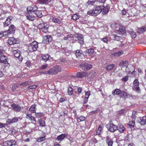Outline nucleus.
I'll return each mask as SVG.
<instances>
[{
  "label": "nucleus",
  "instance_id": "46",
  "mask_svg": "<svg viewBox=\"0 0 146 146\" xmlns=\"http://www.w3.org/2000/svg\"><path fill=\"white\" fill-rule=\"evenodd\" d=\"M135 123V121L132 120L131 121H130L128 123V125L131 127H134Z\"/></svg>",
  "mask_w": 146,
  "mask_h": 146
},
{
  "label": "nucleus",
  "instance_id": "23",
  "mask_svg": "<svg viewBox=\"0 0 146 146\" xmlns=\"http://www.w3.org/2000/svg\"><path fill=\"white\" fill-rule=\"evenodd\" d=\"M12 19V17H8L4 23V26L5 27L7 26L10 23L11 20Z\"/></svg>",
  "mask_w": 146,
  "mask_h": 146
},
{
  "label": "nucleus",
  "instance_id": "45",
  "mask_svg": "<svg viewBox=\"0 0 146 146\" xmlns=\"http://www.w3.org/2000/svg\"><path fill=\"white\" fill-rule=\"evenodd\" d=\"M81 36V34H78L74 36L73 37V39L75 40H78L79 39L80 37Z\"/></svg>",
  "mask_w": 146,
  "mask_h": 146
},
{
  "label": "nucleus",
  "instance_id": "63",
  "mask_svg": "<svg viewBox=\"0 0 146 146\" xmlns=\"http://www.w3.org/2000/svg\"><path fill=\"white\" fill-rule=\"evenodd\" d=\"M121 13L122 15H125L126 13V10L125 9H124L121 11Z\"/></svg>",
  "mask_w": 146,
  "mask_h": 146
},
{
  "label": "nucleus",
  "instance_id": "27",
  "mask_svg": "<svg viewBox=\"0 0 146 146\" xmlns=\"http://www.w3.org/2000/svg\"><path fill=\"white\" fill-rule=\"evenodd\" d=\"M36 105L35 104L32 105L31 107L29 108V110L32 113H35L36 111Z\"/></svg>",
  "mask_w": 146,
  "mask_h": 146
},
{
  "label": "nucleus",
  "instance_id": "60",
  "mask_svg": "<svg viewBox=\"0 0 146 146\" xmlns=\"http://www.w3.org/2000/svg\"><path fill=\"white\" fill-rule=\"evenodd\" d=\"M128 76H125L124 78H122V80L123 81L126 82L128 80Z\"/></svg>",
  "mask_w": 146,
  "mask_h": 146
},
{
  "label": "nucleus",
  "instance_id": "4",
  "mask_svg": "<svg viewBox=\"0 0 146 146\" xmlns=\"http://www.w3.org/2000/svg\"><path fill=\"white\" fill-rule=\"evenodd\" d=\"M38 46L37 42L34 41L29 45L28 47V49L30 52H33L36 50Z\"/></svg>",
  "mask_w": 146,
  "mask_h": 146
},
{
  "label": "nucleus",
  "instance_id": "15",
  "mask_svg": "<svg viewBox=\"0 0 146 146\" xmlns=\"http://www.w3.org/2000/svg\"><path fill=\"white\" fill-rule=\"evenodd\" d=\"M101 8H102L101 12L103 14H106L108 13L109 10V8L108 6H104L102 5Z\"/></svg>",
  "mask_w": 146,
  "mask_h": 146
},
{
  "label": "nucleus",
  "instance_id": "13",
  "mask_svg": "<svg viewBox=\"0 0 146 146\" xmlns=\"http://www.w3.org/2000/svg\"><path fill=\"white\" fill-rule=\"evenodd\" d=\"M136 121H138L141 125H145L146 123V116H144L141 117H137Z\"/></svg>",
  "mask_w": 146,
  "mask_h": 146
},
{
  "label": "nucleus",
  "instance_id": "1",
  "mask_svg": "<svg viewBox=\"0 0 146 146\" xmlns=\"http://www.w3.org/2000/svg\"><path fill=\"white\" fill-rule=\"evenodd\" d=\"M96 7L90 10L87 12V14L92 16H96L100 13L102 11V5H96Z\"/></svg>",
  "mask_w": 146,
  "mask_h": 146
},
{
  "label": "nucleus",
  "instance_id": "56",
  "mask_svg": "<svg viewBox=\"0 0 146 146\" xmlns=\"http://www.w3.org/2000/svg\"><path fill=\"white\" fill-rule=\"evenodd\" d=\"M30 81H26L25 82H24L23 83H21L20 84L21 86H25L27 85H29V84H30Z\"/></svg>",
  "mask_w": 146,
  "mask_h": 146
},
{
  "label": "nucleus",
  "instance_id": "52",
  "mask_svg": "<svg viewBox=\"0 0 146 146\" xmlns=\"http://www.w3.org/2000/svg\"><path fill=\"white\" fill-rule=\"evenodd\" d=\"M79 43L81 44H84L83 38L82 35L81 34V36L80 37L79 39L78 40Z\"/></svg>",
  "mask_w": 146,
  "mask_h": 146
},
{
  "label": "nucleus",
  "instance_id": "6",
  "mask_svg": "<svg viewBox=\"0 0 146 146\" xmlns=\"http://www.w3.org/2000/svg\"><path fill=\"white\" fill-rule=\"evenodd\" d=\"M107 127L108 130L111 132H114L118 129L117 126L114 124L110 123H108L107 125Z\"/></svg>",
  "mask_w": 146,
  "mask_h": 146
},
{
  "label": "nucleus",
  "instance_id": "61",
  "mask_svg": "<svg viewBox=\"0 0 146 146\" xmlns=\"http://www.w3.org/2000/svg\"><path fill=\"white\" fill-rule=\"evenodd\" d=\"M48 66V65L47 64H45L43 65L42 67L40 68L41 70L45 69Z\"/></svg>",
  "mask_w": 146,
  "mask_h": 146
},
{
  "label": "nucleus",
  "instance_id": "14",
  "mask_svg": "<svg viewBox=\"0 0 146 146\" xmlns=\"http://www.w3.org/2000/svg\"><path fill=\"white\" fill-rule=\"evenodd\" d=\"M134 86L133 87V90H135L137 92H139L140 89L139 87V83L137 79H135L133 82Z\"/></svg>",
  "mask_w": 146,
  "mask_h": 146
},
{
  "label": "nucleus",
  "instance_id": "54",
  "mask_svg": "<svg viewBox=\"0 0 146 146\" xmlns=\"http://www.w3.org/2000/svg\"><path fill=\"white\" fill-rule=\"evenodd\" d=\"M68 92L69 95H71L73 93L72 89L71 87H69L68 88Z\"/></svg>",
  "mask_w": 146,
  "mask_h": 146
},
{
  "label": "nucleus",
  "instance_id": "57",
  "mask_svg": "<svg viewBox=\"0 0 146 146\" xmlns=\"http://www.w3.org/2000/svg\"><path fill=\"white\" fill-rule=\"evenodd\" d=\"M90 94V91L86 92L85 93V98L88 99Z\"/></svg>",
  "mask_w": 146,
  "mask_h": 146
},
{
  "label": "nucleus",
  "instance_id": "43",
  "mask_svg": "<svg viewBox=\"0 0 146 146\" xmlns=\"http://www.w3.org/2000/svg\"><path fill=\"white\" fill-rule=\"evenodd\" d=\"M85 117L83 116H81L79 117H78L77 118V121L78 122H80L81 121H83L85 120Z\"/></svg>",
  "mask_w": 146,
  "mask_h": 146
},
{
  "label": "nucleus",
  "instance_id": "29",
  "mask_svg": "<svg viewBox=\"0 0 146 146\" xmlns=\"http://www.w3.org/2000/svg\"><path fill=\"white\" fill-rule=\"evenodd\" d=\"M74 90L75 92L78 93V94H79L81 93L82 90V88L80 87H75Z\"/></svg>",
  "mask_w": 146,
  "mask_h": 146
},
{
  "label": "nucleus",
  "instance_id": "26",
  "mask_svg": "<svg viewBox=\"0 0 146 146\" xmlns=\"http://www.w3.org/2000/svg\"><path fill=\"white\" fill-rule=\"evenodd\" d=\"M75 55L77 58H80L81 56L83 55L82 51L81 50H76L75 53Z\"/></svg>",
  "mask_w": 146,
  "mask_h": 146
},
{
  "label": "nucleus",
  "instance_id": "34",
  "mask_svg": "<svg viewBox=\"0 0 146 146\" xmlns=\"http://www.w3.org/2000/svg\"><path fill=\"white\" fill-rule=\"evenodd\" d=\"M103 125H99L98 129L96 132V135H99L101 134L102 130L103 127Z\"/></svg>",
  "mask_w": 146,
  "mask_h": 146
},
{
  "label": "nucleus",
  "instance_id": "44",
  "mask_svg": "<svg viewBox=\"0 0 146 146\" xmlns=\"http://www.w3.org/2000/svg\"><path fill=\"white\" fill-rule=\"evenodd\" d=\"M113 64H109L107 66L106 68L108 70H111L113 69Z\"/></svg>",
  "mask_w": 146,
  "mask_h": 146
},
{
  "label": "nucleus",
  "instance_id": "58",
  "mask_svg": "<svg viewBox=\"0 0 146 146\" xmlns=\"http://www.w3.org/2000/svg\"><path fill=\"white\" fill-rule=\"evenodd\" d=\"M37 86L35 85L33 86H29L28 88L30 89H35Z\"/></svg>",
  "mask_w": 146,
  "mask_h": 146
},
{
  "label": "nucleus",
  "instance_id": "47",
  "mask_svg": "<svg viewBox=\"0 0 146 146\" xmlns=\"http://www.w3.org/2000/svg\"><path fill=\"white\" fill-rule=\"evenodd\" d=\"M3 36H7L9 35L11 33V32L8 30L3 32Z\"/></svg>",
  "mask_w": 146,
  "mask_h": 146
},
{
  "label": "nucleus",
  "instance_id": "11",
  "mask_svg": "<svg viewBox=\"0 0 146 146\" xmlns=\"http://www.w3.org/2000/svg\"><path fill=\"white\" fill-rule=\"evenodd\" d=\"M11 106L15 111L17 112L20 111L23 108V107H20L18 104H13Z\"/></svg>",
  "mask_w": 146,
  "mask_h": 146
},
{
  "label": "nucleus",
  "instance_id": "12",
  "mask_svg": "<svg viewBox=\"0 0 146 146\" xmlns=\"http://www.w3.org/2000/svg\"><path fill=\"white\" fill-rule=\"evenodd\" d=\"M52 40V38L50 35H47L43 37V43L44 44H48Z\"/></svg>",
  "mask_w": 146,
  "mask_h": 146
},
{
  "label": "nucleus",
  "instance_id": "16",
  "mask_svg": "<svg viewBox=\"0 0 146 146\" xmlns=\"http://www.w3.org/2000/svg\"><path fill=\"white\" fill-rule=\"evenodd\" d=\"M18 121V118L17 117H14L12 119H9L6 122L7 125H10L11 124L17 122Z\"/></svg>",
  "mask_w": 146,
  "mask_h": 146
},
{
  "label": "nucleus",
  "instance_id": "18",
  "mask_svg": "<svg viewBox=\"0 0 146 146\" xmlns=\"http://www.w3.org/2000/svg\"><path fill=\"white\" fill-rule=\"evenodd\" d=\"M88 5H100V3L96 0H89L87 2Z\"/></svg>",
  "mask_w": 146,
  "mask_h": 146
},
{
  "label": "nucleus",
  "instance_id": "32",
  "mask_svg": "<svg viewBox=\"0 0 146 146\" xmlns=\"http://www.w3.org/2000/svg\"><path fill=\"white\" fill-rule=\"evenodd\" d=\"M34 14L40 18L42 16L41 11L38 10L36 11Z\"/></svg>",
  "mask_w": 146,
  "mask_h": 146
},
{
  "label": "nucleus",
  "instance_id": "3",
  "mask_svg": "<svg viewBox=\"0 0 146 146\" xmlns=\"http://www.w3.org/2000/svg\"><path fill=\"white\" fill-rule=\"evenodd\" d=\"M48 25L43 22L39 24L38 26V28L40 29V31L44 33H46L48 32Z\"/></svg>",
  "mask_w": 146,
  "mask_h": 146
},
{
  "label": "nucleus",
  "instance_id": "25",
  "mask_svg": "<svg viewBox=\"0 0 146 146\" xmlns=\"http://www.w3.org/2000/svg\"><path fill=\"white\" fill-rule=\"evenodd\" d=\"M106 141L108 146H112L113 144V141L111 138L108 136H107L106 137Z\"/></svg>",
  "mask_w": 146,
  "mask_h": 146
},
{
  "label": "nucleus",
  "instance_id": "8",
  "mask_svg": "<svg viewBox=\"0 0 146 146\" xmlns=\"http://www.w3.org/2000/svg\"><path fill=\"white\" fill-rule=\"evenodd\" d=\"M80 68L84 71H87L90 69L92 67V65L88 64H82L80 66Z\"/></svg>",
  "mask_w": 146,
  "mask_h": 146
},
{
  "label": "nucleus",
  "instance_id": "20",
  "mask_svg": "<svg viewBox=\"0 0 146 146\" xmlns=\"http://www.w3.org/2000/svg\"><path fill=\"white\" fill-rule=\"evenodd\" d=\"M67 136V135L65 134H62L58 136L56 139L58 141H61L65 138Z\"/></svg>",
  "mask_w": 146,
  "mask_h": 146
},
{
  "label": "nucleus",
  "instance_id": "2",
  "mask_svg": "<svg viewBox=\"0 0 146 146\" xmlns=\"http://www.w3.org/2000/svg\"><path fill=\"white\" fill-rule=\"evenodd\" d=\"M61 70V68L59 66L56 65L52 68L50 69L48 71L45 72L44 73L45 74L54 75L60 72Z\"/></svg>",
  "mask_w": 146,
  "mask_h": 146
},
{
  "label": "nucleus",
  "instance_id": "50",
  "mask_svg": "<svg viewBox=\"0 0 146 146\" xmlns=\"http://www.w3.org/2000/svg\"><path fill=\"white\" fill-rule=\"evenodd\" d=\"M137 113L135 111H133L132 112V119H134V120H135L136 121V119H137V117H136L135 116L137 115Z\"/></svg>",
  "mask_w": 146,
  "mask_h": 146
},
{
  "label": "nucleus",
  "instance_id": "48",
  "mask_svg": "<svg viewBox=\"0 0 146 146\" xmlns=\"http://www.w3.org/2000/svg\"><path fill=\"white\" fill-rule=\"evenodd\" d=\"M121 91L118 89H116L114 92H113L112 94H113L119 95L121 93Z\"/></svg>",
  "mask_w": 146,
  "mask_h": 146
},
{
  "label": "nucleus",
  "instance_id": "5",
  "mask_svg": "<svg viewBox=\"0 0 146 146\" xmlns=\"http://www.w3.org/2000/svg\"><path fill=\"white\" fill-rule=\"evenodd\" d=\"M128 64V61L126 60L125 61H123L122 62L120 63L119 64V66L121 67H124L126 66V71L127 72H128L129 74L133 73L134 74L135 72L133 71L132 72L131 71H128V68L127 65Z\"/></svg>",
  "mask_w": 146,
  "mask_h": 146
},
{
  "label": "nucleus",
  "instance_id": "51",
  "mask_svg": "<svg viewBox=\"0 0 146 146\" xmlns=\"http://www.w3.org/2000/svg\"><path fill=\"white\" fill-rule=\"evenodd\" d=\"M113 36L115 40L117 41H121V37L116 35H113Z\"/></svg>",
  "mask_w": 146,
  "mask_h": 146
},
{
  "label": "nucleus",
  "instance_id": "28",
  "mask_svg": "<svg viewBox=\"0 0 146 146\" xmlns=\"http://www.w3.org/2000/svg\"><path fill=\"white\" fill-rule=\"evenodd\" d=\"M86 74L85 72H78L76 74V76L79 78H82L86 76Z\"/></svg>",
  "mask_w": 146,
  "mask_h": 146
},
{
  "label": "nucleus",
  "instance_id": "24",
  "mask_svg": "<svg viewBox=\"0 0 146 146\" xmlns=\"http://www.w3.org/2000/svg\"><path fill=\"white\" fill-rule=\"evenodd\" d=\"M41 57L42 60L44 61H47L51 58L50 56L48 54L42 55Z\"/></svg>",
  "mask_w": 146,
  "mask_h": 146
},
{
  "label": "nucleus",
  "instance_id": "17",
  "mask_svg": "<svg viewBox=\"0 0 146 146\" xmlns=\"http://www.w3.org/2000/svg\"><path fill=\"white\" fill-rule=\"evenodd\" d=\"M39 2L41 4H48L50 5H52L53 0H39Z\"/></svg>",
  "mask_w": 146,
  "mask_h": 146
},
{
  "label": "nucleus",
  "instance_id": "30",
  "mask_svg": "<svg viewBox=\"0 0 146 146\" xmlns=\"http://www.w3.org/2000/svg\"><path fill=\"white\" fill-rule=\"evenodd\" d=\"M119 131L121 133H122L125 130V128L122 125L120 124L118 128V129Z\"/></svg>",
  "mask_w": 146,
  "mask_h": 146
},
{
  "label": "nucleus",
  "instance_id": "41",
  "mask_svg": "<svg viewBox=\"0 0 146 146\" xmlns=\"http://www.w3.org/2000/svg\"><path fill=\"white\" fill-rule=\"evenodd\" d=\"M54 33H55L56 36H60L63 35L61 33L59 29H57L56 31L54 32Z\"/></svg>",
  "mask_w": 146,
  "mask_h": 146
},
{
  "label": "nucleus",
  "instance_id": "10",
  "mask_svg": "<svg viewBox=\"0 0 146 146\" xmlns=\"http://www.w3.org/2000/svg\"><path fill=\"white\" fill-rule=\"evenodd\" d=\"M3 146H15L16 142L13 140L7 141L4 142L3 144Z\"/></svg>",
  "mask_w": 146,
  "mask_h": 146
},
{
  "label": "nucleus",
  "instance_id": "53",
  "mask_svg": "<svg viewBox=\"0 0 146 146\" xmlns=\"http://www.w3.org/2000/svg\"><path fill=\"white\" fill-rule=\"evenodd\" d=\"M52 21L55 23H58L59 24L61 22V21L60 19H59L57 18H54L52 19Z\"/></svg>",
  "mask_w": 146,
  "mask_h": 146
},
{
  "label": "nucleus",
  "instance_id": "64",
  "mask_svg": "<svg viewBox=\"0 0 146 146\" xmlns=\"http://www.w3.org/2000/svg\"><path fill=\"white\" fill-rule=\"evenodd\" d=\"M88 98H84L83 100V102L84 104H86L87 103L88 100Z\"/></svg>",
  "mask_w": 146,
  "mask_h": 146
},
{
  "label": "nucleus",
  "instance_id": "9",
  "mask_svg": "<svg viewBox=\"0 0 146 146\" xmlns=\"http://www.w3.org/2000/svg\"><path fill=\"white\" fill-rule=\"evenodd\" d=\"M37 7L36 6L34 5L28 7L27 8V11L28 13H32L33 12L34 13L37 10Z\"/></svg>",
  "mask_w": 146,
  "mask_h": 146
},
{
  "label": "nucleus",
  "instance_id": "49",
  "mask_svg": "<svg viewBox=\"0 0 146 146\" xmlns=\"http://www.w3.org/2000/svg\"><path fill=\"white\" fill-rule=\"evenodd\" d=\"M86 52L89 54H93L94 52V50L92 48H90L87 50Z\"/></svg>",
  "mask_w": 146,
  "mask_h": 146
},
{
  "label": "nucleus",
  "instance_id": "31",
  "mask_svg": "<svg viewBox=\"0 0 146 146\" xmlns=\"http://www.w3.org/2000/svg\"><path fill=\"white\" fill-rule=\"evenodd\" d=\"M16 29L15 27L13 25H11L9 27L8 30L11 33H14Z\"/></svg>",
  "mask_w": 146,
  "mask_h": 146
},
{
  "label": "nucleus",
  "instance_id": "42",
  "mask_svg": "<svg viewBox=\"0 0 146 146\" xmlns=\"http://www.w3.org/2000/svg\"><path fill=\"white\" fill-rule=\"evenodd\" d=\"M80 17V16L75 14L73 15L72 17V18L74 20H76L78 19Z\"/></svg>",
  "mask_w": 146,
  "mask_h": 146
},
{
  "label": "nucleus",
  "instance_id": "35",
  "mask_svg": "<svg viewBox=\"0 0 146 146\" xmlns=\"http://www.w3.org/2000/svg\"><path fill=\"white\" fill-rule=\"evenodd\" d=\"M26 118L29 119L31 120L32 121H36L35 118L33 117L31 114H27L26 115Z\"/></svg>",
  "mask_w": 146,
  "mask_h": 146
},
{
  "label": "nucleus",
  "instance_id": "38",
  "mask_svg": "<svg viewBox=\"0 0 146 146\" xmlns=\"http://www.w3.org/2000/svg\"><path fill=\"white\" fill-rule=\"evenodd\" d=\"M38 121L40 126L44 127L45 126V122L42 119H39Z\"/></svg>",
  "mask_w": 146,
  "mask_h": 146
},
{
  "label": "nucleus",
  "instance_id": "22",
  "mask_svg": "<svg viewBox=\"0 0 146 146\" xmlns=\"http://www.w3.org/2000/svg\"><path fill=\"white\" fill-rule=\"evenodd\" d=\"M34 13L31 14V13H28L27 15V19L29 20L33 21L35 19V17L34 16Z\"/></svg>",
  "mask_w": 146,
  "mask_h": 146
},
{
  "label": "nucleus",
  "instance_id": "62",
  "mask_svg": "<svg viewBox=\"0 0 146 146\" xmlns=\"http://www.w3.org/2000/svg\"><path fill=\"white\" fill-rule=\"evenodd\" d=\"M102 40L104 43H107L108 42V40L106 37L102 38Z\"/></svg>",
  "mask_w": 146,
  "mask_h": 146
},
{
  "label": "nucleus",
  "instance_id": "36",
  "mask_svg": "<svg viewBox=\"0 0 146 146\" xmlns=\"http://www.w3.org/2000/svg\"><path fill=\"white\" fill-rule=\"evenodd\" d=\"M123 51H119L116 52H114L113 53V55L114 56H119L123 54Z\"/></svg>",
  "mask_w": 146,
  "mask_h": 146
},
{
  "label": "nucleus",
  "instance_id": "37",
  "mask_svg": "<svg viewBox=\"0 0 146 146\" xmlns=\"http://www.w3.org/2000/svg\"><path fill=\"white\" fill-rule=\"evenodd\" d=\"M119 31L122 34H124L126 33L125 28L124 27L121 26L119 27Z\"/></svg>",
  "mask_w": 146,
  "mask_h": 146
},
{
  "label": "nucleus",
  "instance_id": "40",
  "mask_svg": "<svg viewBox=\"0 0 146 146\" xmlns=\"http://www.w3.org/2000/svg\"><path fill=\"white\" fill-rule=\"evenodd\" d=\"M35 113L36 117L38 118L42 117L44 116V114L42 113H36V112Z\"/></svg>",
  "mask_w": 146,
  "mask_h": 146
},
{
  "label": "nucleus",
  "instance_id": "33",
  "mask_svg": "<svg viewBox=\"0 0 146 146\" xmlns=\"http://www.w3.org/2000/svg\"><path fill=\"white\" fill-rule=\"evenodd\" d=\"M146 31V27H142L138 28L137 30V31L139 33H141Z\"/></svg>",
  "mask_w": 146,
  "mask_h": 146
},
{
  "label": "nucleus",
  "instance_id": "7",
  "mask_svg": "<svg viewBox=\"0 0 146 146\" xmlns=\"http://www.w3.org/2000/svg\"><path fill=\"white\" fill-rule=\"evenodd\" d=\"M13 54L15 57L17 58L19 61H21L23 60V58L20 56V52L18 50H14L13 51Z\"/></svg>",
  "mask_w": 146,
  "mask_h": 146
},
{
  "label": "nucleus",
  "instance_id": "59",
  "mask_svg": "<svg viewBox=\"0 0 146 146\" xmlns=\"http://www.w3.org/2000/svg\"><path fill=\"white\" fill-rule=\"evenodd\" d=\"M66 100V99L65 97H62L60 98L59 101L60 102L62 103Z\"/></svg>",
  "mask_w": 146,
  "mask_h": 146
},
{
  "label": "nucleus",
  "instance_id": "55",
  "mask_svg": "<svg viewBox=\"0 0 146 146\" xmlns=\"http://www.w3.org/2000/svg\"><path fill=\"white\" fill-rule=\"evenodd\" d=\"M45 139V136L40 137L38 138L37 141L38 142H40L44 141Z\"/></svg>",
  "mask_w": 146,
  "mask_h": 146
},
{
  "label": "nucleus",
  "instance_id": "19",
  "mask_svg": "<svg viewBox=\"0 0 146 146\" xmlns=\"http://www.w3.org/2000/svg\"><path fill=\"white\" fill-rule=\"evenodd\" d=\"M8 42L10 45H12L17 43V41L13 37H11L8 39Z\"/></svg>",
  "mask_w": 146,
  "mask_h": 146
},
{
  "label": "nucleus",
  "instance_id": "39",
  "mask_svg": "<svg viewBox=\"0 0 146 146\" xmlns=\"http://www.w3.org/2000/svg\"><path fill=\"white\" fill-rule=\"evenodd\" d=\"M129 33L132 38H135L136 36L135 33L132 30L130 31Z\"/></svg>",
  "mask_w": 146,
  "mask_h": 146
},
{
  "label": "nucleus",
  "instance_id": "21",
  "mask_svg": "<svg viewBox=\"0 0 146 146\" xmlns=\"http://www.w3.org/2000/svg\"><path fill=\"white\" fill-rule=\"evenodd\" d=\"M0 62L5 64H7L8 62L7 61V57L4 55L0 56Z\"/></svg>",
  "mask_w": 146,
  "mask_h": 146
}]
</instances>
